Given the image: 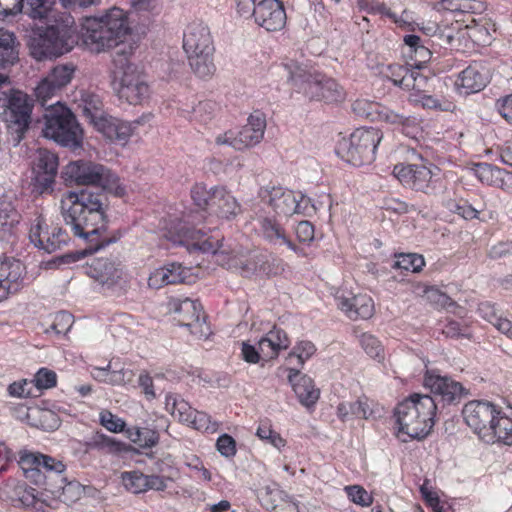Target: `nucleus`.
Here are the masks:
<instances>
[{"label":"nucleus","instance_id":"45","mask_svg":"<svg viewBox=\"0 0 512 512\" xmlns=\"http://www.w3.org/2000/svg\"><path fill=\"white\" fill-rule=\"evenodd\" d=\"M128 439L142 448H151L159 442V434L148 427H132L126 430Z\"/></svg>","mask_w":512,"mask_h":512},{"label":"nucleus","instance_id":"18","mask_svg":"<svg viewBox=\"0 0 512 512\" xmlns=\"http://www.w3.org/2000/svg\"><path fill=\"white\" fill-rule=\"evenodd\" d=\"M424 385L434 394V399L444 404H456L468 394V391L460 382L449 376H442L437 371H427L424 377Z\"/></svg>","mask_w":512,"mask_h":512},{"label":"nucleus","instance_id":"11","mask_svg":"<svg viewBox=\"0 0 512 512\" xmlns=\"http://www.w3.org/2000/svg\"><path fill=\"white\" fill-rule=\"evenodd\" d=\"M393 174L404 187L416 192L433 195L440 188L439 169L434 165L399 163Z\"/></svg>","mask_w":512,"mask_h":512},{"label":"nucleus","instance_id":"12","mask_svg":"<svg viewBox=\"0 0 512 512\" xmlns=\"http://www.w3.org/2000/svg\"><path fill=\"white\" fill-rule=\"evenodd\" d=\"M259 196L265 204L270 206L278 215L292 216L294 214H307L311 206L315 210L311 199L299 194L297 195L289 189L283 187H265L261 188Z\"/></svg>","mask_w":512,"mask_h":512},{"label":"nucleus","instance_id":"43","mask_svg":"<svg viewBox=\"0 0 512 512\" xmlns=\"http://www.w3.org/2000/svg\"><path fill=\"white\" fill-rule=\"evenodd\" d=\"M18 61L15 37L10 33L0 35V69H7Z\"/></svg>","mask_w":512,"mask_h":512},{"label":"nucleus","instance_id":"3","mask_svg":"<svg viewBox=\"0 0 512 512\" xmlns=\"http://www.w3.org/2000/svg\"><path fill=\"white\" fill-rule=\"evenodd\" d=\"M183 49L192 71L200 78L214 75V42L209 27L201 22L190 23L183 35Z\"/></svg>","mask_w":512,"mask_h":512},{"label":"nucleus","instance_id":"60","mask_svg":"<svg viewBox=\"0 0 512 512\" xmlns=\"http://www.w3.org/2000/svg\"><path fill=\"white\" fill-rule=\"evenodd\" d=\"M428 84V78L422 75L418 69H411L410 76L406 78V90L415 91L413 94H422L425 92V89Z\"/></svg>","mask_w":512,"mask_h":512},{"label":"nucleus","instance_id":"4","mask_svg":"<svg viewBox=\"0 0 512 512\" xmlns=\"http://www.w3.org/2000/svg\"><path fill=\"white\" fill-rule=\"evenodd\" d=\"M113 88L118 98L131 105H141L150 97L146 75L130 62L124 51H117L113 58Z\"/></svg>","mask_w":512,"mask_h":512},{"label":"nucleus","instance_id":"29","mask_svg":"<svg viewBox=\"0 0 512 512\" xmlns=\"http://www.w3.org/2000/svg\"><path fill=\"white\" fill-rule=\"evenodd\" d=\"M289 345L290 340L287 333L277 327H274L258 341L259 350L264 361L275 359L279 352L287 349Z\"/></svg>","mask_w":512,"mask_h":512},{"label":"nucleus","instance_id":"42","mask_svg":"<svg viewBox=\"0 0 512 512\" xmlns=\"http://www.w3.org/2000/svg\"><path fill=\"white\" fill-rule=\"evenodd\" d=\"M475 176L484 184L501 187L504 184L505 171L489 163H477L474 167Z\"/></svg>","mask_w":512,"mask_h":512},{"label":"nucleus","instance_id":"28","mask_svg":"<svg viewBox=\"0 0 512 512\" xmlns=\"http://www.w3.org/2000/svg\"><path fill=\"white\" fill-rule=\"evenodd\" d=\"M210 211L220 218L230 220L241 213V206L225 188L214 187Z\"/></svg>","mask_w":512,"mask_h":512},{"label":"nucleus","instance_id":"21","mask_svg":"<svg viewBox=\"0 0 512 512\" xmlns=\"http://www.w3.org/2000/svg\"><path fill=\"white\" fill-rule=\"evenodd\" d=\"M83 39L86 46L93 52L100 53L116 46L107 26L97 17L86 18L83 23Z\"/></svg>","mask_w":512,"mask_h":512},{"label":"nucleus","instance_id":"62","mask_svg":"<svg viewBox=\"0 0 512 512\" xmlns=\"http://www.w3.org/2000/svg\"><path fill=\"white\" fill-rule=\"evenodd\" d=\"M167 272V281L169 284H178L186 281L190 270L178 263H171L164 266Z\"/></svg>","mask_w":512,"mask_h":512},{"label":"nucleus","instance_id":"40","mask_svg":"<svg viewBox=\"0 0 512 512\" xmlns=\"http://www.w3.org/2000/svg\"><path fill=\"white\" fill-rule=\"evenodd\" d=\"M372 415L366 399H358L355 402H342L337 406V416L346 421L351 417L368 419Z\"/></svg>","mask_w":512,"mask_h":512},{"label":"nucleus","instance_id":"7","mask_svg":"<svg viewBox=\"0 0 512 512\" xmlns=\"http://www.w3.org/2000/svg\"><path fill=\"white\" fill-rule=\"evenodd\" d=\"M64 174L67 180L77 185L101 187L117 197L126 194V188L121 183L118 175L110 168L97 162L72 161L65 166Z\"/></svg>","mask_w":512,"mask_h":512},{"label":"nucleus","instance_id":"56","mask_svg":"<svg viewBox=\"0 0 512 512\" xmlns=\"http://www.w3.org/2000/svg\"><path fill=\"white\" fill-rule=\"evenodd\" d=\"M425 265L422 255L419 254H400L395 263V266L411 272H419Z\"/></svg>","mask_w":512,"mask_h":512},{"label":"nucleus","instance_id":"19","mask_svg":"<svg viewBox=\"0 0 512 512\" xmlns=\"http://www.w3.org/2000/svg\"><path fill=\"white\" fill-rule=\"evenodd\" d=\"M45 228L46 221L41 216L37 217L35 223L31 225L29 230V240L35 247L47 253H53L68 244L70 240L68 233L58 226L50 227V232L45 240L40 241V234L44 233Z\"/></svg>","mask_w":512,"mask_h":512},{"label":"nucleus","instance_id":"47","mask_svg":"<svg viewBox=\"0 0 512 512\" xmlns=\"http://www.w3.org/2000/svg\"><path fill=\"white\" fill-rule=\"evenodd\" d=\"M381 106L382 105L378 102L367 99H357L352 104V110L354 114L360 118L377 121L379 119Z\"/></svg>","mask_w":512,"mask_h":512},{"label":"nucleus","instance_id":"31","mask_svg":"<svg viewBox=\"0 0 512 512\" xmlns=\"http://www.w3.org/2000/svg\"><path fill=\"white\" fill-rule=\"evenodd\" d=\"M99 18L107 26L108 31H110L107 33L112 36L116 46L130 31L127 15L118 7L109 9L105 15Z\"/></svg>","mask_w":512,"mask_h":512},{"label":"nucleus","instance_id":"46","mask_svg":"<svg viewBox=\"0 0 512 512\" xmlns=\"http://www.w3.org/2000/svg\"><path fill=\"white\" fill-rule=\"evenodd\" d=\"M121 481L125 489L133 494L147 491V477L140 471H125L121 473Z\"/></svg>","mask_w":512,"mask_h":512},{"label":"nucleus","instance_id":"55","mask_svg":"<svg viewBox=\"0 0 512 512\" xmlns=\"http://www.w3.org/2000/svg\"><path fill=\"white\" fill-rule=\"evenodd\" d=\"M359 6L369 14L388 17L394 22H397L395 13H393L383 2L378 0H359Z\"/></svg>","mask_w":512,"mask_h":512},{"label":"nucleus","instance_id":"41","mask_svg":"<svg viewBox=\"0 0 512 512\" xmlns=\"http://www.w3.org/2000/svg\"><path fill=\"white\" fill-rule=\"evenodd\" d=\"M80 107L82 108L83 115L91 124L94 125L96 129H98V123L108 117L103 112L102 101L96 95L85 94L82 98V105H80Z\"/></svg>","mask_w":512,"mask_h":512},{"label":"nucleus","instance_id":"63","mask_svg":"<svg viewBox=\"0 0 512 512\" xmlns=\"http://www.w3.org/2000/svg\"><path fill=\"white\" fill-rule=\"evenodd\" d=\"M33 382L38 389H49L56 385L57 375L47 368H40L35 374Z\"/></svg>","mask_w":512,"mask_h":512},{"label":"nucleus","instance_id":"35","mask_svg":"<svg viewBox=\"0 0 512 512\" xmlns=\"http://www.w3.org/2000/svg\"><path fill=\"white\" fill-rule=\"evenodd\" d=\"M259 222L265 239L274 244H285L290 250L297 251V246L287 238L285 230L275 219L263 217Z\"/></svg>","mask_w":512,"mask_h":512},{"label":"nucleus","instance_id":"61","mask_svg":"<svg viewBox=\"0 0 512 512\" xmlns=\"http://www.w3.org/2000/svg\"><path fill=\"white\" fill-rule=\"evenodd\" d=\"M345 491L349 499L360 506L366 507L372 504V496L361 486H346Z\"/></svg>","mask_w":512,"mask_h":512},{"label":"nucleus","instance_id":"52","mask_svg":"<svg viewBox=\"0 0 512 512\" xmlns=\"http://www.w3.org/2000/svg\"><path fill=\"white\" fill-rule=\"evenodd\" d=\"M256 435L263 441L271 444L278 450H281L282 447L285 446L286 441L281 437V435L274 431L271 428L269 422L264 421L261 422L257 428Z\"/></svg>","mask_w":512,"mask_h":512},{"label":"nucleus","instance_id":"58","mask_svg":"<svg viewBox=\"0 0 512 512\" xmlns=\"http://www.w3.org/2000/svg\"><path fill=\"white\" fill-rule=\"evenodd\" d=\"M99 422L105 429L113 433L124 431L126 425L123 419L105 409L99 413Z\"/></svg>","mask_w":512,"mask_h":512},{"label":"nucleus","instance_id":"32","mask_svg":"<svg viewBox=\"0 0 512 512\" xmlns=\"http://www.w3.org/2000/svg\"><path fill=\"white\" fill-rule=\"evenodd\" d=\"M486 83V77L476 67L469 66L459 74L455 85L461 95H469L484 89Z\"/></svg>","mask_w":512,"mask_h":512},{"label":"nucleus","instance_id":"38","mask_svg":"<svg viewBox=\"0 0 512 512\" xmlns=\"http://www.w3.org/2000/svg\"><path fill=\"white\" fill-rule=\"evenodd\" d=\"M165 409L176 419L183 423L192 421L195 409L177 394H167L165 398Z\"/></svg>","mask_w":512,"mask_h":512},{"label":"nucleus","instance_id":"17","mask_svg":"<svg viewBox=\"0 0 512 512\" xmlns=\"http://www.w3.org/2000/svg\"><path fill=\"white\" fill-rule=\"evenodd\" d=\"M58 157L47 149H38L33 162L34 190L39 194H51L54 191L58 173Z\"/></svg>","mask_w":512,"mask_h":512},{"label":"nucleus","instance_id":"5","mask_svg":"<svg viewBox=\"0 0 512 512\" xmlns=\"http://www.w3.org/2000/svg\"><path fill=\"white\" fill-rule=\"evenodd\" d=\"M284 68L291 85L311 100L337 102L344 96L343 89L334 79L311 71L305 65L291 60L284 64Z\"/></svg>","mask_w":512,"mask_h":512},{"label":"nucleus","instance_id":"37","mask_svg":"<svg viewBox=\"0 0 512 512\" xmlns=\"http://www.w3.org/2000/svg\"><path fill=\"white\" fill-rule=\"evenodd\" d=\"M492 440L485 441L488 444L503 443L505 445L512 444V420L502 416L500 411L494 417L493 423L489 427Z\"/></svg>","mask_w":512,"mask_h":512},{"label":"nucleus","instance_id":"27","mask_svg":"<svg viewBox=\"0 0 512 512\" xmlns=\"http://www.w3.org/2000/svg\"><path fill=\"white\" fill-rule=\"evenodd\" d=\"M18 464L24 473L29 470L31 471V469L43 467L46 472L55 474V476H59V473H63L66 468L62 461L48 455L34 452H22Z\"/></svg>","mask_w":512,"mask_h":512},{"label":"nucleus","instance_id":"39","mask_svg":"<svg viewBox=\"0 0 512 512\" xmlns=\"http://www.w3.org/2000/svg\"><path fill=\"white\" fill-rule=\"evenodd\" d=\"M403 41L409 48L408 55L414 61V65L417 69H420L423 64L427 63L431 59V51L424 45L422 39L418 35H405Z\"/></svg>","mask_w":512,"mask_h":512},{"label":"nucleus","instance_id":"30","mask_svg":"<svg viewBox=\"0 0 512 512\" xmlns=\"http://www.w3.org/2000/svg\"><path fill=\"white\" fill-rule=\"evenodd\" d=\"M264 255L250 254L247 256H232L226 262L227 268L244 277H250L258 272H265Z\"/></svg>","mask_w":512,"mask_h":512},{"label":"nucleus","instance_id":"13","mask_svg":"<svg viewBox=\"0 0 512 512\" xmlns=\"http://www.w3.org/2000/svg\"><path fill=\"white\" fill-rule=\"evenodd\" d=\"M266 129V117L263 112L256 110L247 119L237 133L227 131L216 137L218 145H229L236 150L253 147L261 142Z\"/></svg>","mask_w":512,"mask_h":512},{"label":"nucleus","instance_id":"23","mask_svg":"<svg viewBox=\"0 0 512 512\" xmlns=\"http://www.w3.org/2000/svg\"><path fill=\"white\" fill-rule=\"evenodd\" d=\"M288 381L302 405L310 407L319 399L320 391L315 388L314 381L307 375H301L299 368H289Z\"/></svg>","mask_w":512,"mask_h":512},{"label":"nucleus","instance_id":"2","mask_svg":"<svg viewBox=\"0 0 512 512\" xmlns=\"http://www.w3.org/2000/svg\"><path fill=\"white\" fill-rule=\"evenodd\" d=\"M436 410V400L427 394L415 393L400 402L394 410L399 435L418 440L425 438L434 426Z\"/></svg>","mask_w":512,"mask_h":512},{"label":"nucleus","instance_id":"8","mask_svg":"<svg viewBox=\"0 0 512 512\" xmlns=\"http://www.w3.org/2000/svg\"><path fill=\"white\" fill-rule=\"evenodd\" d=\"M46 106L43 135L64 147L72 149L81 147L82 129L70 109L61 104L60 101Z\"/></svg>","mask_w":512,"mask_h":512},{"label":"nucleus","instance_id":"10","mask_svg":"<svg viewBox=\"0 0 512 512\" xmlns=\"http://www.w3.org/2000/svg\"><path fill=\"white\" fill-rule=\"evenodd\" d=\"M33 103L27 94L14 91L7 99L2 112L7 127L8 141L17 146L23 139L31 123Z\"/></svg>","mask_w":512,"mask_h":512},{"label":"nucleus","instance_id":"16","mask_svg":"<svg viewBox=\"0 0 512 512\" xmlns=\"http://www.w3.org/2000/svg\"><path fill=\"white\" fill-rule=\"evenodd\" d=\"M76 66L73 63L58 64L35 87V96L43 107L73 79Z\"/></svg>","mask_w":512,"mask_h":512},{"label":"nucleus","instance_id":"26","mask_svg":"<svg viewBox=\"0 0 512 512\" xmlns=\"http://www.w3.org/2000/svg\"><path fill=\"white\" fill-rule=\"evenodd\" d=\"M140 123V120L127 122L108 116L105 120H101L98 123L97 130L112 141L126 143Z\"/></svg>","mask_w":512,"mask_h":512},{"label":"nucleus","instance_id":"53","mask_svg":"<svg viewBox=\"0 0 512 512\" xmlns=\"http://www.w3.org/2000/svg\"><path fill=\"white\" fill-rule=\"evenodd\" d=\"M360 344L371 358L379 361L384 359V348L381 342L374 335L363 333L360 336Z\"/></svg>","mask_w":512,"mask_h":512},{"label":"nucleus","instance_id":"6","mask_svg":"<svg viewBox=\"0 0 512 512\" xmlns=\"http://www.w3.org/2000/svg\"><path fill=\"white\" fill-rule=\"evenodd\" d=\"M63 25H49L38 28L29 37L30 55L37 61L62 56L72 50L73 19L67 16Z\"/></svg>","mask_w":512,"mask_h":512},{"label":"nucleus","instance_id":"59","mask_svg":"<svg viewBox=\"0 0 512 512\" xmlns=\"http://www.w3.org/2000/svg\"><path fill=\"white\" fill-rule=\"evenodd\" d=\"M191 418L192 421H189L188 424L192 425V427L197 430L211 433H214L218 430V422L212 421L211 417L204 412L195 410Z\"/></svg>","mask_w":512,"mask_h":512},{"label":"nucleus","instance_id":"49","mask_svg":"<svg viewBox=\"0 0 512 512\" xmlns=\"http://www.w3.org/2000/svg\"><path fill=\"white\" fill-rule=\"evenodd\" d=\"M18 222L19 216L13 203L7 198H0V228L6 231Z\"/></svg>","mask_w":512,"mask_h":512},{"label":"nucleus","instance_id":"50","mask_svg":"<svg viewBox=\"0 0 512 512\" xmlns=\"http://www.w3.org/2000/svg\"><path fill=\"white\" fill-rule=\"evenodd\" d=\"M316 352V347L311 341L298 342L293 350L289 353L287 360L292 362L293 359L297 360L298 367L301 368L305 362L312 357Z\"/></svg>","mask_w":512,"mask_h":512},{"label":"nucleus","instance_id":"14","mask_svg":"<svg viewBox=\"0 0 512 512\" xmlns=\"http://www.w3.org/2000/svg\"><path fill=\"white\" fill-rule=\"evenodd\" d=\"M169 307L172 312L178 314L179 324L187 327L191 334L199 338L209 335L210 329L206 324V316L198 300L172 298Z\"/></svg>","mask_w":512,"mask_h":512},{"label":"nucleus","instance_id":"48","mask_svg":"<svg viewBox=\"0 0 512 512\" xmlns=\"http://www.w3.org/2000/svg\"><path fill=\"white\" fill-rule=\"evenodd\" d=\"M23 267L19 260H10V273L7 280L0 283L1 287L5 290V298L10 293H15L20 288V279L22 278Z\"/></svg>","mask_w":512,"mask_h":512},{"label":"nucleus","instance_id":"1","mask_svg":"<svg viewBox=\"0 0 512 512\" xmlns=\"http://www.w3.org/2000/svg\"><path fill=\"white\" fill-rule=\"evenodd\" d=\"M106 197L102 193L84 189L79 192L68 191L60 201L61 215L66 225L71 227L75 236L85 239L88 247L82 251L67 253L55 261L61 264L76 262L87 253L98 251L120 239V234L105 235Z\"/></svg>","mask_w":512,"mask_h":512},{"label":"nucleus","instance_id":"25","mask_svg":"<svg viewBox=\"0 0 512 512\" xmlns=\"http://www.w3.org/2000/svg\"><path fill=\"white\" fill-rule=\"evenodd\" d=\"M85 273L102 284L113 285L121 278L122 269L107 258H93L85 267Z\"/></svg>","mask_w":512,"mask_h":512},{"label":"nucleus","instance_id":"22","mask_svg":"<svg viewBox=\"0 0 512 512\" xmlns=\"http://www.w3.org/2000/svg\"><path fill=\"white\" fill-rule=\"evenodd\" d=\"M287 16L283 4L278 0H261L256 9L255 22L267 31L281 30Z\"/></svg>","mask_w":512,"mask_h":512},{"label":"nucleus","instance_id":"44","mask_svg":"<svg viewBox=\"0 0 512 512\" xmlns=\"http://www.w3.org/2000/svg\"><path fill=\"white\" fill-rule=\"evenodd\" d=\"M55 0H27L26 5L23 4L25 14L33 19H47L54 18L53 5Z\"/></svg>","mask_w":512,"mask_h":512},{"label":"nucleus","instance_id":"36","mask_svg":"<svg viewBox=\"0 0 512 512\" xmlns=\"http://www.w3.org/2000/svg\"><path fill=\"white\" fill-rule=\"evenodd\" d=\"M87 449L98 450L106 454H120L126 451L125 443L102 432L94 433L86 442Z\"/></svg>","mask_w":512,"mask_h":512},{"label":"nucleus","instance_id":"64","mask_svg":"<svg viewBox=\"0 0 512 512\" xmlns=\"http://www.w3.org/2000/svg\"><path fill=\"white\" fill-rule=\"evenodd\" d=\"M73 324V316L66 312L61 311L54 317V321L50 329L57 335L66 334Z\"/></svg>","mask_w":512,"mask_h":512},{"label":"nucleus","instance_id":"34","mask_svg":"<svg viewBox=\"0 0 512 512\" xmlns=\"http://www.w3.org/2000/svg\"><path fill=\"white\" fill-rule=\"evenodd\" d=\"M205 234L206 233L201 229L182 226L178 233V239H175L174 242L181 245H192L194 249L203 252L216 253V246L212 241L208 239L202 240Z\"/></svg>","mask_w":512,"mask_h":512},{"label":"nucleus","instance_id":"33","mask_svg":"<svg viewBox=\"0 0 512 512\" xmlns=\"http://www.w3.org/2000/svg\"><path fill=\"white\" fill-rule=\"evenodd\" d=\"M62 474L59 473V476H55L54 483L50 486V492L65 503H73L81 497L83 487L77 481H67Z\"/></svg>","mask_w":512,"mask_h":512},{"label":"nucleus","instance_id":"54","mask_svg":"<svg viewBox=\"0 0 512 512\" xmlns=\"http://www.w3.org/2000/svg\"><path fill=\"white\" fill-rule=\"evenodd\" d=\"M411 69L405 65L389 64L385 70L382 71L383 75L390 79L395 85L405 89L406 78L410 76Z\"/></svg>","mask_w":512,"mask_h":512},{"label":"nucleus","instance_id":"9","mask_svg":"<svg viewBox=\"0 0 512 512\" xmlns=\"http://www.w3.org/2000/svg\"><path fill=\"white\" fill-rule=\"evenodd\" d=\"M383 138L382 132L374 127L357 128L337 147L338 155L353 166L371 164L376 158L377 146Z\"/></svg>","mask_w":512,"mask_h":512},{"label":"nucleus","instance_id":"24","mask_svg":"<svg viewBox=\"0 0 512 512\" xmlns=\"http://www.w3.org/2000/svg\"><path fill=\"white\" fill-rule=\"evenodd\" d=\"M335 299L338 308L353 320L369 319L374 314V303L368 295H355L351 298L341 295Z\"/></svg>","mask_w":512,"mask_h":512},{"label":"nucleus","instance_id":"57","mask_svg":"<svg viewBox=\"0 0 512 512\" xmlns=\"http://www.w3.org/2000/svg\"><path fill=\"white\" fill-rule=\"evenodd\" d=\"M214 195V188L207 189L202 184L195 185L191 190V197L194 204L200 209H211L212 197Z\"/></svg>","mask_w":512,"mask_h":512},{"label":"nucleus","instance_id":"51","mask_svg":"<svg viewBox=\"0 0 512 512\" xmlns=\"http://www.w3.org/2000/svg\"><path fill=\"white\" fill-rule=\"evenodd\" d=\"M414 120L415 119L410 116L395 112L382 105L379 112V119L377 121L385 122L394 127H408L414 123Z\"/></svg>","mask_w":512,"mask_h":512},{"label":"nucleus","instance_id":"15","mask_svg":"<svg viewBox=\"0 0 512 512\" xmlns=\"http://www.w3.org/2000/svg\"><path fill=\"white\" fill-rule=\"evenodd\" d=\"M496 414H498V410L495 405L488 401L473 400L466 403L462 409L465 423L482 441L492 440L489 427Z\"/></svg>","mask_w":512,"mask_h":512},{"label":"nucleus","instance_id":"20","mask_svg":"<svg viewBox=\"0 0 512 512\" xmlns=\"http://www.w3.org/2000/svg\"><path fill=\"white\" fill-rule=\"evenodd\" d=\"M0 494L13 503L36 510H41L46 505L41 492L16 479H8L0 489Z\"/></svg>","mask_w":512,"mask_h":512}]
</instances>
